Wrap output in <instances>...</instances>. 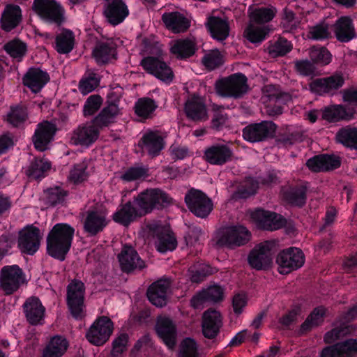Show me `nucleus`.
I'll return each mask as SVG.
<instances>
[{
  "label": "nucleus",
  "instance_id": "f257e3e1",
  "mask_svg": "<svg viewBox=\"0 0 357 357\" xmlns=\"http://www.w3.org/2000/svg\"><path fill=\"white\" fill-rule=\"evenodd\" d=\"M75 229L66 223H57L47 236V252L52 257L61 261L65 260L69 252Z\"/></svg>",
  "mask_w": 357,
  "mask_h": 357
},
{
  "label": "nucleus",
  "instance_id": "f03ea898",
  "mask_svg": "<svg viewBox=\"0 0 357 357\" xmlns=\"http://www.w3.org/2000/svg\"><path fill=\"white\" fill-rule=\"evenodd\" d=\"M143 216L151 213L153 210H161L169 206L172 198L159 188H150L143 190L133 198Z\"/></svg>",
  "mask_w": 357,
  "mask_h": 357
},
{
  "label": "nucleus",
  "instance_id": "7ed1b4c3",
  "mask_svg": "<svg viewBox=\"0 0 357 357\" xmlns=\"http://www.w3.org/2000/svg\"><path fill=\"white\" fill-rule=\"evenodd\" d=\"M214 89L220 97L239 99L248 91V78L241 73H234L217 79Z\"/></svg>",
  "mask_w": 357,
  "mask_h": 357
},
{
  "label": "nucleus",
  "instance_id": "20e7f679",
  "mask_svg": "<svg viewBox=\"0 0 357 357\" xmlns=\"http://www.w3.org/2000/svg\"><path fill=\"white\" fill-rule=\"evenodd\" d=\"M84 284L77 280L67 286L66 303L70 314L75 319H82L84 316Z\"/></svg>",
  "mask_w": 357,
  "mask_h": 357
},
{
  "label": "nucleus",
  "instance_id": "39448f33",
  "mask_svg": "<svg viewBox=\"0 0 357 357\" xmlns=\"http://www.w3.org/2000/svg\"><path fill=\"white\" fill-rule=\"evenodd\" d=\"M185 202L189 211L195 216L205 218L213 208V204L204 192L191 188L185 195Z\"/></svg>",
  "mask_w": 357,
  "mask_h": 357
},
{
  "label": "nucleus",
  "instance_id": "423d86ee",
  "mask_svg": "<svg viewBox=\"0 0 357 357\" xmlns=\"http://www.w3.org/2000/svg\"><path fill=\"white\" fill-rule=\"evenodd\" d=\"M25 282V275L17 265L5 266L1 269L0 289L5 295L16 292Z\"/></svg>",
  "mask_w": 357,
  "mask_h": 357
},
{
  "label": "nucleus",
  "instance_id": "0eeeda50",
  "mask_svg": "<svg viewBox=\"0 0 357 357\" xmlns=\"http://www.w3.org/2000/svg\"><path fill=\"white\" fill-rule=\"evenodd\" d=\"M250 232L243 226H233L222 229L217 236L218 247L234 248L247 243L250 239Z\"/></svg>",
  "mask_w": 357,
  "mask_h": 357
},
{
  "label": "nucleus",
  "instance_id": "6e6552de",
  "mask_svg": "<svg viewBox=\"0 0 357 357\" xmlns=\"http://www.w3.org/2000/svg\"><path fill=\"white\" fill-rule=\"evenodd\" d=\"M32 10L43 20L57 25L64 21V10L55 0H34Z\"/></svg>",
  "mask_w": 357,
  "mask_h": 357
},
{
  "label": "nucleus",
  "instance_id": "1a4fd4ad",
  "mask_svg": "<svg viewBox=\"0 0 357 357\" xmlns=\"http://www.w3.org/2000/svg\"><path fill=\"white\" fill-rule=\"evenodd\" d=\"M276 262L278 264L279 273L288 274L303 266L305 255L301 249L291 247L279 252Z\"/></svg>",
  "mask_w": 357,
  "mask_h": 357
},
{
  "label": "nucleus",
  "instance_id": "9d476101",
  "mask_svg": "<svg viewBox=\"0 0 357 357\" xmlns=\"http://www.w3.org/2000/svg\"><path fill=\"white\" fill-rule=\"evenodd\" d=\"M276 128L277 126L269 121L251 123L243 129V137L252 143L264 142L274 137Z\"/></svg>",
  "mask_w": 357,
  "mask_h": 357
},
{
  "label": "nucleus",
  "instance_id": "9b49d317",
  "mask_svg": "<svg viewBox=\"0 0 357 357\" xmlns=\"http://www.w3.org/2000/svg\"><path fill=\"white\" fill-rule=\"evenodd\" d=\"M147 228L156 237L155 245L160 252L172 251L176 248L177 241L169 226L154 222L147 225Z\"/></svg>",
  "mask_w": 357,
  "mask_h": 357
},
{
  "label": "nucleus",
  "instance_id": "f8f14e48",
  "mask_svg": "<svg viewBox=\"0 0 357 357\" xmlns=\"http://www.w3.org/2000/svg\"><path fill=\"white\" fill-rule=\"evenodd\" d=\"M140 66L146 73L163 82H170L174 78V73L170 66L159 56L144 57L140 61Z\"/></svg>",
  "mask_w": 357,
  "mask_h": 357
},
{
  "label": "nucleus",
  "instance_id": "ddd939ff",
  "mask_svg": "<svg viewBox=\"0 0 357 357\" xmlns=\"http://www.w3.org/2000/svg\"><path fill=\"white\" fill-rule=\"evenodd\" d=\"M250 217L259 229L268 231L279 229L287 222L281 215L261 208L252 211Z\"/></svg>",
  "mask_w": 357,
  "mask_h": 357
},
{
  "label": "nucleus",
  "instance_id": "4468645a",
  "mask_svg": "<svg viewBox=\"0 0 357 357\" xmlns=\"http://www.w3.org/2000/svg\"><path fill=\"white\" fill-rule=\"evenodd\" d=\"M108 224L107 214L98 209H89L86 211L83 220V229L87 236H95L102 232Z\"/></svg>",
  "mask_w": 357,
  "mask_h": 357
},
{
  "label": "nucleus",
  "instance_id": "2eb2a0df",
  "mask_svg": "<svg viewBox=\"0 0 357 357\" xmlns=\"http://www.w3.org/2000/svg\"><path fill=\"white\" fill-rule=\"evenodd\" d=\"M56 131L57 128L55 123L47 121L38 123L32 137L34 148L39 151L47 150Z\"/></svg>",
  "mask_w": 357,
  "mask_h": 357
},
{
  "label": "nucleus",
  "instance_id": "dca6fc26",
  "mask_svg": "<svg viewBox=\"0 0 357 357\" xmlns=\"http://www.w3.org/2000/svg\"><path fill=\"white\" fill-rule=\"evenodd\" d=\"M114 95V93H112L108 96L105 106L92 120L99 130L114 123L115 119L120 114L121 109L119 107V99L118 98L112 99Z\"/></svg>",
  "mask_w": 357,
  "mask_h": 357
},
{
  "label": "nucleus",
  "instance_id": "f3484780",
  "mask_svg": "<svg viewBox=\"0 0 357 357\" xmlns=\"http://www.w3.org/2000/svg\"><path fill=\"white\" fill-rule=\"evenodd\" d=\"M273 246V243L268 241L256 245L248 256L250 265L257 270L268 267L272 263L271 249Z\"/></svg>",
  "mask_w": 357,
  "mask_h": 357
},
{
  "label": "nucleus",
  "instance_id": "a211bd4d",
  "mask_svg": "<svg viewBox=\"0 0 357 357\" xmlns=\"http://www.w3.org/2000/svg\"><path fill=\"white\" fill-rule=\"evenodd\" d=\"M40 243V229L36 227H27L19 234L18 247L23 253L33 255L38 250Z\"/></svg>",
  "mask_w": 357,
  "mask_h": 357
},
{
  "label": "nucleus",
  "instance_id": "6ab92c4d",
  "mask_svg": "<svg viewBox=\"0 0 357 357\" xmlns=\"http://www.w3.org/2000/svg\"><path fill=\"white\" fill-rule=\"evenodd\" d=\"M99 135L100 130L91 121L74 130L70 140L75 145L89 146L98 139Z\"/></svg>",
  "mask_w": 357,
  "mask_h": 357
},
{
  "label": "nucleus",
  "instance_id": "aec40b11",
  "mask_svg": "<svg viewBox=\"0 0 357 357\" xmlns=\"http://www.w3.org/2000/svg\"><path fill=\"white\" fill-rule=\"evenodd\" d=\"M128 14V6L123 0H105L103 15L112 25L121 23Z\"/></svg>",
  "mask_w": 357,
  "mask_h": 357
},
{
  "label": "nucleus",
  "instance_id": "412c9836",
  "mask_svg": "<svg viewBox=\"0 0 357 357\" xmlns=\"http://www.w3.org/2000/svg\"><path fill=\"white\" fill-rule=\"evenodd\" d=\"M139 146L151 158L158 156L165 148L164 138L158 131H146L139 141Z\"/></svg>",
  "mask_w": 357,
  "mask_h": 357
},
{
  "label": "nucleus",
  "instance_id": "4be33fe9",
  "mask_svg": "<svg viewBox=\"0 0 357 357\" xmlns=\"http://www.w3.org/2000/svg\"><path fill=\"white\" fill-rule=\"evenodd\" d=\"M171 286L169 279H160L153 282L148 289L146 295L149 301L158 307H162L167 303V291Z\"/></svg>",
  "mask_w": 357,
  "mask_h": 357
},
{
  "label": "nucleus",
  "instance_id": "5701e85b",
  "mask_svg": "<svg viewBox=\"0 0 357 357\" xmlns=\"http://www.w3.org/2000/svg\"><path fill=\"white\" fill-rule=\"evenodd\" d=\"M26 321L31 325L42 323L45 317V307L40 300L36 296H31L26 299L22 305Z\"/></svg>",
  "mask_w": 357,
  "mask_h": 357
},
{
  "label": "nucleus",
  "instance_id": "b1692460",
  "mask_svg": "<svg viewBox=\"0 0 357 357\" xmlns=\"http://www.w3.org/2000/svg\"><path fill=\"white\" fill-rule=\"evenodd\" d=\"M234 153L226 144L213 145L204 151L205 160L213 165H223L232 160Z\"/></svg>",
  "mask_w": 357,
  "mask_h": 357
},
{
  "label": "nucleus",
  "instance_id": "393cba45",
  "mask_svg": "<svg viewBox=\"0 0 357 357\" xmlns=\"http://www.w3.org/2000/svg\"><path fill=\"white\" fill-rule=\"evenodd\" d=\"M143 217L141 211L136 204L132 202H128L123 204L113 214V220L123 226L128 227L130 223L136 221L138 218Z\"/></svg>",
  "mask_w": 357,
  "mask_h": 357
},
{
  "label": "nucleus",
  "instance_id": "a878e982",
  "mask_svg": "<svg viewBox=\"0 0 357 357\" xmlns=\"http://www.w3.org/2000/svg\"><path fill=\"white\" fill-rule=\"evenodd\" d=\"M123 271L129 273L133 270L142 269L144 262L139 257L137 251L131 246H124L118 256Z\"/></svg>",
  "mask_w": 357,
  "mask_h": 357
},
{
  "label": "nucleus",
  "instance_id": "bb28decb",
  "mask_svg": "<svg viewBox=\"0 0 357 357\" xmlns=\"http://www.w3.org/2000/svg\"><path fill=\"white\" fill-rule=\"evenodd\" d=\"M184 109L187 117L193 121H205L208 118L204 100L198 96L189 98Z\"/></svg>",
  "mask_w": 357,
  "mask_h": 357
},
{
  "label": "nucleus",
  "instance_id": "cd10ccee",
  "mask_svg": "<svg viewBox=\"0 0 357 357\" xmlns=\"http://www.w3.org/2000/svg\"><path fill=\"white\" fill-rule=\"evenodd\" d=\"M162 21L165 27L174 33H184L190 26V20L177 11L165 13L162 15Z\"/></svg>",
  "mask_w": 357,
  "mask_h": 357
},
{
  "label": "nucleus",
  "instance_id": "c85d7f7f",
  "mask_svg": "<svg viewBox=\"0 0 357 357\" xmlns=\"http://www.w3.org/2000/svg\"><path fill=\"white\" fill-rule=\"evenodd\" d=\"M49 80L47 73L39 68H30L23 77L24 85L33 93L39 92Z\"/></svg>",
  "mask_w": 357,
  "mask_h": 357
},
{
  "label": "nucleus",
  "instance_id": "c756f323",
  "mask_svg": "<svg viewBox=\"0 0 357 357\" xmlns=\"http://www.w3.org/2000/svg\"><path fill=\"white\" fill-rule=\"evenodd\" d=\"M93 56L98 63H107L116 54V45L112 39L98 40L92 52Z\"/></svg>",
  "mask_w": 357,
  "mask_h": 357
},
{
  "label": "nucleus",
  "instance_id": "7c9ffc66",
  "mask_svg": "<svg viewBox=\"0 0 357 357\" xmlns=\"http://www.w3.org/2000/svg\"><path fill=\"white\" fill-rule=\"evenodd\" d=\"M307 183H302L283 190L284 199L290 204L302 207L306 203Z\"/></svg>",
  "mask_w": 357,
  "mask_h": 357
},
{
  "label": "nucleus",
  "instance_id": "2f4dec72",
  "mask_svg": "<svg viewBox=\"0 0 357 357\" xmlns=\"http://www.w3.org/2000/svg\"><path fill=\"white\" fill-rule=\"evenodd\" d=\"M197 50L196 43L188 38L179 39L173 42L170 52L179 60L187 59L193 56Z\"/></svg>",
  "mask_w": 357,
  "mask_h": 357
},
{
  "label": "nucleus",
  "instance_id": "473e14b6",
  "mask_svg": "<svg viewBox=\"0 0 357 357\" xmlns=\"http://www.w3.org/2000/svg\"><path fill=\"white\" fill-rule=\"evenodd\" d=\"M356 37L354 25L349 16H342L336 20V40L348 43Z\"/></svg>",
  "mask_w": 357,
  "mask_h": 357
},
{
  "label": "nucleus",
  "instance_id": "72a5a7b5",
  "mask_svg": "<svg viewBox=\"0 0 357 357\" xmlns=\"http://www.w3.org/2000/svg\"><path fill=\"white\" fill-rule=\"evenodd\" d=\"M222 326L221 315L216 310H207L202 316L203 335H217Z\"/></svg>",
  "mask_w": 357,
  "mask_h": 357
},
{
  "label": "nucleus",
  "instance_id": "f704fd0d",
  "mask_svg": "<svg viewBox=\"0 0 357 357\" xmlns=\"http://www.w3.org/2000/svg\"><path fill=\"white\" fill-rule=\"evenodd\" d=\"M206 26L211 36L218 40H225L229 36V26L226 20L212 16L208 18Z\"/></svg>",
  "mask_w": 357,
  "mask_h": 357
},
{
  "label": "nucleus",
  "instance_id": "c9c22d12",
  "mask_svg": "<svg viewBox=\"0 0 357 357\" xmlns=\"http://www.w3.org/2000/svg\"><path fill=\"white\" fill-rule=\"evenodd\" d=\"M22 19L21 9L17 5H8L6 7L1 18V28L10 31L18 26Z\"/></svg>",
  "mask_w": 357,
  "mask_h": 357
},
{
  "label": "nucleus",
  "instance_id": "e433bc0d",
  "mask_svg": "<svg viewBox=\"0 0 357 357\" xmlns=\"http://www.w3.org/2000/svg\"><path fill=\"white\" fill-rule=\"evenodd\" d=\"M326 312V309L324 306L314 308L300 326L299 332L301 333H307L321 326L324 322Z\"/></svg>",
  "mask_w": 357,
  "mask_h": 357
},
{
  "label": "nucleus",
  "instance_id": "4c0bfd02",
  "mask_svg": "<svg viewBox=\"0 0 357 357\" xmlns=\"http://www.w3.org/2000/svg\"><path fill=\"white\" fill-rule=\"evenodd\" d=\"M69 346L64 336H52L43 350L42 357H61Z\"/></svg>",
  "mask_w": 357,
  "mask_h": 357
},
{
  "label": "nucleus",
  "instance_id": "58836bf2",
  "mask_svg": "<svg viewBox=\"0 0 357 357\" xmlns=\"http://www.w3.org/2000/svg\"><path fill=\"white\" fill-rule=\"evenodd\" d=\"M306 165L314 172L332 170L335 167V157L328 154L317 155L308 159Z\"/></svg>",
  "mask_w": 357,
  "mask_h": 357
},
{
  "label": "nucleus",
  "instance_id": "ea45409f",
  "mask_svg": "<svg viewBox=\"0 0 357 357\" xmlns=\"http://www.w3.org/2000/svg\"><path fill=\"white\" fill-rule=\"evenodd\" d=\"M303 140V132L301 130L288 126L283 132L278 135L275 142L278 145L289 146L301 142Z\"/></svg>",
  "mask_w": 357,
  "mask_h": 357
},
{
  "label": "nucleus",
  "instance_id": "a19ab883",
  "mask_svg": "<svg viewBox=\"0 0 357 357\" xmlns=\"http://www.w3.org/2000/svg\"><path fill=\"white\" fill-rule=\"evenodd\" d=\"M269 31L268 26H259L250 21L243 35L252 43H260L266 38Z\"/></svg>",
  "mask_w": 357,
  "mask_h": 357
},
{
  "label": "nucleus",
  "instance_id": "79ce46f5",
  "mask_svg": "<svg viewBox=\"0 0 357 357\" xmlns=\"http://www.w3.org/2000/svg\"><path fill=\"white\" fill-rule=\"evenodd\" d=\"M276 13V8L272 6L257 8L250 14V21L257 24L268 23L275 17Z\"/></svg>",
  "mask_w": 357,
  "mask_h": 357
},
{
  "label": "nucleus",
  "instance_id": "37998d69",
  "mask_svg": "<svg viewBox=\"0 0 357 357\" xmlns=\"http://www.w3.org/2000/svg\"><path fill=\"white\" fill-rule=\"evenodd\" d=\"M335 88V75L313 79L309 84L312 93L321 96L330 93Z\"/></svg>",
  "mask_w": 357,
  "mask_h": 357
},
{
  "label": "nucleus",
  "instance_id": "c03bdc74",
  "mask_svg": "<svg viewBox=\"0 0 357 357\" xmlns=\"http://www.w3.org/2000/svg\"><path fill=\"white\" fill-rule=\"evenodd\" d=\"M336 142L357 151V128H342L336 133Z\"/></svg>",
  "mask_w": 357,
  "mask_h": 357
},
{
  "label": "nucleus",
  "instance_id": "a18cd8bd",
  "mask_svg": "<svg viewBox=\"0 0 357 357\" xmlns=\"http://www.w3.org/2000/svg\"><path fill=\"white\" fill-rule=\"evenodd\" d=\"M113 331V321L107 316H100L91 326L86 335H112Z\"/></svg>",
  "mask_w": 357,
  "mask_h": 357
},
{
  "label": "nucleus",
  "instance_id": "49530a36",
  "mask_svg": "<svg viewBox=\"0 0 357 357\" xmlns=\"http://www.w3.org/2000/svg\"><path fill=\"white\" fill-rule=\"evenodd\" d=\"M50 168L51 163L47 160L35 158L26 170V174L29 178L38 179L43 177Z\"/></svg>",
  "mask_w": 357,
  "mask_h": 357
},
{
  "label": "nucleus",
  "instance_id": "de8ad7c7",
  "mask_svg": "<svg viewBox=\"0 0 357 357\" xmlns=\"http://www.w3.org/2000/svg\"><path fill=\"white\" fill-rule=\"evenodd\" d=\"M56 50L60 54H68L73 49L74 36L71 31L63 29L56 37Z\"/></svg>",
  "mask_w": 357,
  "mask_h": 357
},
{
  "label": "nucleus",
  "instance_id": "09e8293b",
  "mask_svg": "<svg viewBox=\"0 0 357 357\" xmlns=\"http://www.w3.org/2000/svg\"><path fill=\"white\" fill-rule=\"evenodd\" d=\"M158 107L156 102L150 98H141L135 105V114L143 119L151 118L153 112Z\"/></svg>",
  "mask_w": 357,
  "mask_h": 357
},
{
  "label": "nucleus",
  "instance_id": "8fccbe9b",
  "mask_svg": "<svg viewBox=\"0 0 357 357\" xmlns=\"http://www.w3.org/2000/svg\"><path fill=\"white\" fill-rule=\"evenodd\" d=\"M263 93L267 102L287 103L291 100L289 93L282 92L278 86L272 84L266 85L263 88Z\"/></svg>",
  "mask_w": 357,
  "mask_h": 357
},
{
  "label": "nucleus",
  "instance_id": "3c124183",
  "mask_svg": "<svg viewBox=\"0 0 357 357\" xmlns=\"http://www.w3.org/2000/svg\"><path fill=\"white\" fill-rule=\"evenodd\" d=\"M202 63L208 70H213L225 63L223 54L218 49L207 52L202 59Z\"/></svg>",
  "mask_w": 357,
  "mask_h": 357
},
{
  "label": "nucleus",
  "instance_id": "603ef678",
  "mask_svg": "<svg viewBox=\"0 0 357 357\" xmlns=\"http://www.w3.org/2000/svg\"><path fill=\"white\" fill-rule=\"evenodd\" d=\"M215 271V268H212L208 264H195L189 268L190 280L192 282H201L205 280L206 277L213 274Z\"/></svg>",
  "mask_w": 357,
  "mask_h": 357
},
{
  "label": "nucleus",
  "instance_id": "864d4df0",
  "mask_svg": "<svg viewBox=\"0 0 357 357\" xmlns=\"http://www.w3.org/2000/svg\"><path fill=\"white\" fill-rule=\"evenodd\" d=\"M155 329L157 335H176L177 327L175 321L167 316H158Z\"/></svg>",
  "mask_w": 357,
  "mask_h": 357
},
{
  "label": "nucleus",
  "instance_id": "5fc2aeb1",
  "mask_svg": "<svg viewBox=\"0 0 357 357\" xmlns=\"http://www.w3.org/2000/svg\"><path fill=\"white\" fill-rule=\"evenodd\" d=\"M4 50L13 59L20 61L26 54L27 47L26 43L19 39H13L3 46Z\"/></svg>",
  "mask_w": 357,
  "mask_h": 357
},
{
  "label": "nucleus",
  "instance_id": "6e6d98bb",
  "mask_svg": "<svg viewBox=\"0 0 357 357\" xmlns=\"http://www.w3.org/2000/svg\"><path fill=\"white\" fill-rule=\"evenodd\" d=\"M258 182L252 178H248L240 185L233 194L234 199H246L255 195L258 188Z\"/></svg>",
  "mask_w": 357,
  "mask_h": 357
},
{
  "label": "nucleus",
  "instance_id": "4d7b16f0",
  "mask_svg": "<svg viewBox=\"0 0 357 357\" xmlns=\"http://www.w3.org/2000/svg\"><path fill=\"white\" fill-rule=\"evenodd\" d=\"M309 56L314 65H327L332 59V54L324 47H312L309 50Z\"/></svg>",
  "mask_w": 357,
  "mask_h": 357
},
{
  "label": "nucleus",
  "instance_id": "13d9d810",
  "mask_svg": "<svg viewBox=\"0 0 357 357\" xmlns=\"http://www.w3.org/2000/svg\"><path fill=\"white\" fill-rule=\"evenodd\" d=\"M336 357H357V339L336 342Z\"/></svg>",
  "mask_w": 357,
  "mask_h": 357
},
{
  "label": "nucleus",
  "instance_id": "bf43d9fd",
  "mask_svg": "<svg viewBox=\"0 0 357 357\" xmlns=\"http://www.w3.org/2000/svg\"><path fill=\"white\" fill-rule=\"evenodd\" d=\"M292 49L290 42L284 38H279L273 44L268 47V54L273 57L282 56Z\"/></svg>",
  "mask_w": 357,
  "mask_h": 357
},
{
  "label": "nucleus",
  "instance_id": "052dcab7",
  "mask_svg": "<svg viewBox=\"0 0 357 357\" xmlns=\"http://www.w3.org/2000/svg\"><path fill=\"white\" fill-rule=\"evenodd\" d=\"M149 176V168L144 166H133L128 168L123 173L120 178L126 182H130Z\"/></svg>",
  "mask_w": 357,
  "mask_h": 357
},
{
  "label": "nucleus",
  "instance_id": "680f3d73",
  "mask_svg": "<svg viewBox=\"0 0 357 357\" xmlns=\"http://www.w3.org/2000/svg\"><path fill=\"white\" fill-rule=\"evenodd\" d=\"M197 342L191 337H187L181 342L178 357H198Z\"/></svg>",
  "mask_w": 357,
  "mask_h": 357
},
{
  "label": "nucleus",
  "instance_id": "e2e57ef3",
  "mask_svg": "<svg viewBox=\"0 0 357 357\" xmlns=\"http://www.w3.org/2000/svg\"><path fill=\"white\" fill-rule=\"evenodd\" d=\"M46 203L52 206L61 204L67 196V191L60 187L51 188L45 191Z\"/></svg>",
  "mask_w": 357,
  "mask_h": 357
},
{
  "label": "nucleus",
  "instance_id": "0e129e2a",
  "mask_svg": "<svg viewBox=\"0 0 357 357\" xmlns=\"http://www.w3.org/2000/svg\"><path fill=\"white\" fill-rule=\"evenodd\" d=\"M27 116L26 108L20 106L11 107L8 114V121L13 126L18 127L26 121Z\"/></svg>",
  "mask_w": 357,
  "mask_h": 357
},
{
  "label": "nucleus",
  "instance_id": "69168bd1",
  "mask_svg": "<svg viewBox=\"0 0 357 357\" xmlns=\"http://www.w3.org/2000/svg\"><path fill=\"white\" fill-rule=\"evenodd\" d=\"M331 33L329 31L328 24L324 22L309 27L307 37L313 40H324L329 38Z\"/></svg>",
  "mask_w": 357,
  "mask_h": 357
},
{
  "label": "nucleus",
  "instance_id": "338daca9",
  "mask_svg": "<svg viewBox=\"0 0 357 357\" xmlns=\"http://www.w3.org/2000/svg\"><path fill=\"white\" fill-rule=\"evenodd\" d=\"M302 310L300 305H294L287 313L279 318L278 323L283 328H289L294 323L296 322Z\"/></svg>",
  "mask_w": 357,
  "mask_h": 357
},
{
  "label": "nucleus",
  "instance_id": "774afa93",
  "mask_svg": "<svg viewBox=\"0 0 357 357\" xmlns=\"http://www.w3.org/2000/svg\"><path fill=\"white\" fill-rule=\"evenodd\" d=\"M294 63V69L299 75L305 77L315 75L317 68L311 60H296Z\"/></svg>",
  "mask_w": 357,
  "mask_h": 357
}]
</instances>
